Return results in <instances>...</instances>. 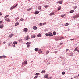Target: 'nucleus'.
Returning <instances> with one entry per match:
<instances>
[{
	"instance_id": "5701e85b",
	"label": "nucleus",
	"mask_w": 79,
	"mask_h": 79,
	"mask_svg": "<svg viewBox=\"0 0 79 79\" xmlns=\"http://www.w3.org/2000/svg\"><path fill=\"white\" fill-rule=\"evenodd\" d=\"M13 34H11L9 35V37L10 38H11L12 37H13Z\"/></svg>"
},
{
	"instance_id": "39448f33",
	"label": "nucleus",
	"mask_w": 79,
	"mask_h": 79,
	"mask_svg": "<svg viewBox=\"0 0 79 79\" xmlns=\"http://www.w3.org/2000/svg\"><path fill=\"white\" fill-rule=\"evenodd\" d=\"M24 64H27V61H25L23 62L22 64L24 65Z\"/></svg>"
},
{
	"instance_id": "f704fd0d",
	"label": "nucleus",
	"mask_w": 79,
	"mask_h": 79,
	"mask_svg": "<svg viewBox=\"0 0 79 79\" xmlns=\"http://www.w3.org/2000/svg\"><path fill=\"white\" fill-rule=\"evenodd\" d=\"M38 77V76H35L34 77V79H37Z\"/></svg>"
},
{
	"instance_id": "c03bdc74",
	"label": "nucleus",
	"mask_w": 79,
	"mask_h": 79,
	"mask_svg": "<svg viewBox=\"0 0 79 79\" xmlns=\"http://www.w3.org/2000/svg\"><path fill=\"white\" fill-rule=\"evenodd\" d=\"M74 40V39H71L70 40H71V41H72V40Z\"/></svg>"
},
{
	"instance_id": "6e6552de",
	"label": "nucleus",
	"mask_w": 79,
	"mask_h": 79,
	"mask_svg": "<svg viewBox=\"0 0 79 79\" xmlns=\"http://www.w3.org/2000/svg\"><path fill=\"white\" fill-rule=\"evenodd\" d=\"M6 58V56L5 55H3V56H0V58L1 59H2V58Z\"/></svg>"
},
{
	"instance_id": "3c124183",
	"label": "nucleus",
	"mask_w": 79,
	"mask_h": 79,
	"mask_svg": "<svg viewBox=\"0 0 79 79\" xmlns=\"http://www.w3.org/2000/svg\"><path fill=\"white\" fill-rule=\"evenodd\" d=\"M13 7H11L10 8V10H12V9H13Z\"/></svg>"
},
{
	"instance_id": "a18cd8bd",
	"label": "nucleus",
	"mask_w": 79,
	"mask_h": 79,
	"mask_svg": "<svg viewBox=\"0 0 79 79\" xmlns=\"http://www.w3.org/2000/svg\"><path fill=\"white\" fill-rule=\"evenodd\" d=\"M2 12H0V16H2Z\"/></svg>"
},
{
	"instance_id": "20e7f679",
	"label": "nucleus",
	"mask_w": 79,
	"mask_h": 79,
	"mask_svg": "<svg viewBox=\"0 0 79 79\" xmlns=\"http://www.w3.org/2000/svg\"><path fill=\"white\" fill-rule=\"evenodd\" d=\"M30 39V38H29V37L28 36H27L26 37L25 40H29Z\"/></svg>"
},
{
	"instance_id": "7ed1b4c3",
	"label": "nucleus",
	"mask_w": 79,
	"mask_h": 79,
	"mask_svg": "<svg viewBox=\"0 0 79 79\" xmlns=\"http://www.w3.org/2000/svg\"><path fill=\"white\" fill-rule=\"evenodd\" d=\"M63 1H58L57 3H59V4H62V3H63Z\"/></svg>"
},
{
	"instance_id": "37998d69",
	"label": "nucleus",
	"mask_w": 79,
	"mask_h": 79,
	"mask_svg": "<svg viewBox=\"0 0 79 79\" xmlns=\"http://www.w3.org/2000/svg\"><path fill=\"white\" fill-rule=\"evenodd\" d=\"M76 15L75 16H74L73 17V18H74V19H75V18H76Z\"/></svg>"
},
{
	"instance_id": "473e14b6",
	"label": "nucleus",
	"mask_w": 79,
	"mask_h": 79,
	"mask_svg": "<svg viewBox=\"0 0 79 79\" xmlns=\"http://www.w3.org/2000/svg\"><path fill=\"white\" fill-rule=\"evenodd\" d=\"M31 44V43H29V42H27L26 43L27 45H30Z\"/></svg>"
},
{
	"instance_id": "6e6d98bb",
	"label": "nucleus",
	"mask_w": 79,
	"mask_h": 79,
	"mask_svg": "<svg viewBox=\"0 0 79 79\" xmlns=\"http://www.w3.org/2000/svg\"><path fill=\"white\" fill-rule=\"evenodd\" d=\"M62 44H63V43H60V45H62Z\"/></svg>"
},
{
	"instance_id": "aec40b11",
	"label": "nucleus",
	"mask_w": 79,
	"mask_h": 79,
	"mask_svg": "<svg viewBox=\"0 0 79 79\" xmlns=\"http://www.w3.org/2000/svg\"><path fill=\"white\" fill-rule=\"evenodd\" d=\"M19 23L17 22L15 24V26H18V25H19Z\"/></svg>"
},
{
	"instance_id": "79ce46f5",
	"label": "nucleus",
	"mask_w": 79,
	"mask_h": 79,
	"mask_svg": "<svg viewBox=\"0 0 79 79\" xmlns=\"http://www.w3.org/2000/svg\"><path fill=\"white\" fill-rule=\"evenodd\" d=\"M49 53V51H47V52H46V53L47 54H48V53Z\"/></svg>"
},
{
	"instance_id": "f03ea898",
	"label": "nucleus",
	"mask_w": 79,
	"mask_h": 79,
	"mask_svg": "<svg viewBox=\"0 0 79 79\" xmlns=\"http://www.w3.org/2000/svg\"><path fill=\"white\" fill-rule=\"evenodd\" d=\"M28 30V29L27 28H24V30H23V31H24V32H27V31Z\"/></svg>"
},
{
	"instance_id": "72a5a7b5",
	"label": "nucleus",
	"mask_w": 79,
	"mask_h": 79,
	"mask_svg": "<svg viewBox=\"0 0 79 79\" xmlns=\"http://www.w3.org/2000/svg\"><path fill=\"white\" fill-rule=\"evenodd\" d=\"M65 73H65V72H62V74H63V75H64L65 74Z\"/></svg>"
},
{
	"instance_id": "9d476101",
	"label": "nucleus",
	"mask_w": 79,
	"mask_h": 79,
	"mask_svg": "<svg viewBox=\"0 0 79 79\" xmlns=\"http://www.w3.org/2000/svg\"><path fill=\"white\" fill-rule=\"evenodd\" d=\"M38 53H42V50L39 49L38 51Z\"/></svg>"
},
{
	"instance_id": "603ef678",
	"label": "nucleus",
	"mask_w": 79,
	"mask_h": 79,
	"mask_svg": "<svg viewBox=\"0 0 79 79\" xmlns=\"http://www.w3.org/2000/svg\"><path fill=\"white\" fill-rule=\"evenodd\" d=\"M5 43H6V42H5V41H4V42L3 43V44H5Z\"/></svg>"
},
{
	"instance_id": "4d7b16f0",
	"label": "nucleus",
	"mask_w": 79,
	"mask_h": 79,
	"mask_svg": "<svg viewBox=\"0 0 79 79\" xmlns=\"http://www.w3.org/2000/svg\"><path fill=\"white\" fill-rule=\"evenodd\" d=\"M1 44H2V42H0V45H1Z\"/></svg>"
},
{
	"instance_id": "864d4df0",
	"label": "nucleus",
	"mask_w": 79,
	"mask_h": 79,
	"mask_svg": "<svg viewBox=\"0 0 79 79\" xmlns=\"http://www.w3.org/2000/svg\"><path fill=\"white\" fill-rule=\"evenodd\" d=\"M69 50V49H67L66 50V52H68V51Z\"/></svg>"
},
{
	"instance_id": "5fc2aeb1",
	"label": "nucleus",
	"mask_w": 79,
	"mask_h": 79,
	"mask_svg": "<svg viewBox=\"0 0 79 79\" xmlns=\"http://www.w3.org/2000/svg\"><path fill=\"white\" fill-rule=\"evenodd\" d=\"M2 21H0V24H1V23H2Z\"/></svg>"
},
{
	"instance_id": "e433bc0d",
	"label": "nucleus",
	"mask_w": 79,
	"mask_h": 79,
	"mask_svg": "<svg viewBox=\"0 0 79 79\" xmlns=\"http://www.w3.org/2000/svg\"><path fill=\"white\" fill-rule=\"evenodd\" d=\"M20 21H24V19H23L21 18V19H20Z\"/></svg>"
},
{
	"instance_id": "412c9836",
	"label": "nucleus",
	"mask_w": 79,
	"mask_h": 79,
	"mask_svg": "<svg viewBox=\"0 0 79 79\" xmlns=\"http://www.w3.org/2000/svg\"><path fill=\"white\" fill-rule=\"evenodd\" d=\"M37 37H41V34H40L37 35Z\"/></svg>"
},
{
	"instance_id": "bb28decb",
	"label": "nucleus",
	"mask_w": 79,
	"mask_h": 79,
	"mask_svg": "<svg viewBox=\"0 0 79 79\" xmlns=\"http://www.w3.org/2000/svg\"><path fill=\"white\" fill-rule=\"evenodd\" d=\"M74 11V10H72L70 11V13H73Z\"/></svg>"
},
{
	"instance_id": "c85d7f7f",
	"label": "nucleus",
	"mask_w": 79,
	"mask_h": 79,
	"mask_svg": "<svg viewBox=\"0 0 79 79\" xmlns=\"http://www.w3.org/2000/svg\"><path fill=\"white\" fill-rule=\"evenodd\" d=\"M35 52H37V51H38V48H35Z\"/></svg>"
},
{
	"instance_id": "58836bf2",
	"label": "nucleus",
	"mask_w": 79,
	"mask_h": 79,
	"mask_svg": "<svg viewBox=\"0 0 79 79\" xmlns=\"http://www.w3.org/2000/svg\"><path fill=\"white\" fill-rule=\"evenodd\" d=\"M9 16V15H6L5 16V18H8Z\"/></svg>"
},
{
	"instance_id": "6ab92c4d",
	"label": "nucleus",
	"mask_w": 79,
	"mask_h": 79,
	"mask_svg": "<svg viewBox=\"0 0 79 79\" xmlns=\"http://www.w3.org/2000/svg\"><path fill=\"white\" fill-rule=\"evenodd\" d=\"M54 15V12H52L50 13L49 14L50 16H52V15Z\"/></svg>"
},
{
	"instance_id": "393cba45",
	"label": "nucleus",
	"mask_w": 79,
	"mask_h": 79,
	"mask_svg": "<svg viewBox=\"0 0 79 79\" xmlns=\"http://www.w3.org/2000/svg\"><path fill=\"white\" fill-rule=\"evenodd\" d=\"M76 17L77 18H79V14H77V15H76Z\"/></svg>"
},
{
	"instance_id": "4c0bfd02",
	"label": "nucleus",
	"mask_w": 79,
	"mask_h": 79,
	"mask_svg": "<svg viewBox=\"0 0 79 79\" xmlns=\"http://www.w3.org/2000/svg\"><path fill=\"white\" fill-rule=\"evenodd\" d=\"M53 35H55L56 34V32H53Z\"/></svg>"
},
{
	"instance_id": "dca6fc26",
	"label": "nucleus",
	"mask_w": 79,
	"mask_h": 79,
	"mask_svg": "<svg viewBox=\"0 0 79 79\" xmlns=\"http://www.w3.org/2000/svg\"><path fill=\"white\" fill-rule=\"evenodd\" d=\"M77 48H78V47H76V48H75V49L74 51H78L79 50L78 49H77Z\"/></svg>"
},
{
	"instance_id": "0eeeda50",
	"label": "nucleus",
	"mask_w": 79,
	"mask_h": 79,
	"mask_svg": "<svg viewBox=\"0 0 79 79\" xmlns=\"http://www.w3.org/2000/svg\"><path fill=\"white\" fill-rule=\"evenodd\" d=\"M5 20L6 21H7V22H10V19L8 18H6L5 19Z\"/></svg>"
},
{
	"instance_id": "49530a36",
	"label": "nucleus",
	"mask_w": 79,
	"mask_h": 79,
	"mask_svg": "<svg viewBox=\"0 0 79 79\" xmlns=\"http://www.w3.org/2000/svg\"><path fill=\"white\" fill-rule=\"evenodd\" d=\"M40 26H42V23H41L40 24Z\"/></svg>"
},
{
	"instance_id": "1a4fd4ad",
	"label": "nucleus",
	"mask_w": 79,
	"mask_h": 79,
	"mask_svg": "<svg viewBox=\"0 0 79 79\" xmlns=\"http://www.w3.org/2000/svg\"><path fill=\"white\" fill-rule=\"evenodd\" d=\"M50 32H49V34L46 33L45 34V35L46 36H49L50 37Z\"/></svg>"
},
{
	"instance_id": "4468645a",
	"label": "nucleus",
	"mask_w": 79,
	"mask_h": 79,
	"mask_svg": "<svg viewBox=\"0 0 79 79\" xmlns=\"http://www.w3.org/2000/svg\"><path fill=\"white\" fill-rule=\"evenodd\" d=\"M41 6H38V10H41Z\"/></svg>"
},
{
	"instance_id": "f3484780",
	"label": "nucleus",
	"mask_w": 79,
	"mask_h": 79,
	"mask_svg": "<svg viewBox=\"0 0 79 79\" xmlns=\"http://www.w3.org/2000/svg\"><path fill=\"white\" fill-rule=\"evenodd\" d=\"M48 76V74H46L44 76V77L45 78H47Z\"/></svg>"
},
{
	"instance_id": "c9c22d12",
	"label": "nucleus",
	"mask_w": 79,
	"mask_h": 79,
	"mask_svg": "<svg viewBox=\"0 0 79 79\" xmlns=\"http://www.w3.org/2000/svg\"><path fill=\"white\" fill-rule=\"evenodd\" d=\"M48 6L47 5H46L44 7L45 8H48Z\"/></svg>"
},
{
	"instance_id": "09e8293b",
	"label": "nucleus",
	"mask_w": 79,
	"mask_h": 79,
	"mask_svg": "<svg viewBox=\"0 0 79 79\" xmlns=\"http://www.w3.org/2000/svg\"><path fill=\"white\" fill-rule=\"evenodd\" d=\"M58 53V51H56L55 52V53Z\"/></svg>"
},
{
	"instance_id": "b1692460",
	"label": "nucleus",
	"mask_w": 79,
	"mask_h": 79,
	"mask_svg": "<svg viewBox=\"0 0 79 79\" xmlns=\"http://www.w3.org/2000/svg\"><path fill=\"white\" fill-rule=\"evenodd\" d=\"M13 44L14 45H16V44H17V42L16 41H14L13 42Z\"/></svg>"
},
{
	"instance_id": "c756f323",
	"label": "nucleus",
	"mask_w": 79,
	"mask_h": 79,
	"mask_svg": "<svg viewBox=\"0 0 79 79\" xmlns=\"http://www.w3.org/2000/svg\"><path fill=\"white\" fill-rule=\"evenodd\" d=\"M61 9V7H59V8H58V10H60Z\"/></svg>"
},
{
	"instance_id": "a878e982",
	"label": "nucleus",
	"mask_w": 79,
	"mask_h": 79,
	"mask_svg": "<svg viewBox=\"0 0 79 79\" xmlns=\"http://www.w3.org/2000/svg\"><path fill=\"white\" fill-rule=\"evenodd\" d=\"M52 36H53V34H52V33H51L50 32V34L49 35V37H52Z\"/></svg>"
},
{
	"instance_id": "423d86ee",
	"label": "nucleus",
	"mask_w": 79,
	"mask_h": 79,
	"mask_svg": "<svg viewBox=\"0 0 79 79\" xmlns=\"http://www.w3.org/2000/svg\"><path fill=\"white\" fill-rule=\"evenodd\" d=\"M18 6V4H15V5H13V7L14 8H16V6Z\"/></svg>"
},
{
	"instance_id": "052dcab7",
	"label": "nucleus",
	"mask_w": 79,
	"mask_h": 79,
	"mask_svg": "<svg viewBox=\"0 0 79 79\" xmlns=\"http://www.w3.org/2000/svg\"><path fill=\"white\" fill-rule=\"evenodd\" d=\"M78 76H79V74H78Z\"/></svg>"
},
{
	"instance_id": "ea45409f",
	"label": "nucleus",
	"mask_w": 79,
	"mask_h": 79,
	"mask_svg": "<svg viewBox=\"0 0 79 79\" xmlns=\"http://www.w3.org/2000/svg\"><path fill=\"white\" fill-rule=\"evenodd\" d=\"M40 74L39 73H36V74H35V75L36 76V75H39Z\"/></svg>"
},
{
	"instance_id": "4be33fe9",
	"label": "nucleus",
	"mask_w": 79,
	"mask_h": 79,
	"mask_svg": "<svg viewBox=\"0 0 79 79\" xmlns=\"http://www.w3.org/2000/svg\"><path fill=\"white\" fill-rule=\"evenodd\" d=\"M11 43H9L8 44V47H10V46H11Z\"/></svg>"
},
{
	"instance_id": "bf43d9fd",
	"label": "nucleus",
	"mask_w": 79,
	"mask_h": 79,
	"mask_svg": "<svg viewBox=\"0 0 79 79\" xmlns=\"http://www.w3.org/2000/svg\"><path fill=\"white\" fill-rule=\"evenodd\" d=\"M31 38H33V37H31Z\"/></svg>"
},
{
	"instance_id": "a19ab883",
	"label": "nucleus",
	"mask_w": 79,
	"mask_h": 79,
	"mask_svg": "<svg viewBox=\"0 0 79 79\" xmlns=\"http://www.w3.org/2000/svg\"><path fill=\"white\" fill-rule=\"evenodd\" d=\"M18 20V18H16L15 19V21H16L17 20Z\"/></svg>"
},
{
	"instance_id": "7c9ffc66",
	"label": "nucleus",
	"mask_w": 79,
	"mask_h": 79,
	"mask_svg": "<svg viewBox=\"0 0 79 79\" xmlns=\"http://www.w3.org/2000/svg\"><path fill=\"white\" fill-rule=\"evenodd\" d=\"M31 10H32V8H29V9H27V11H31Z\"/></svg>"
},
{
	"instance_id": "13d9d810",
	"label": "nucleus",
	"mask_w": 79,
	"mask_h": 79,
	"mask_svg": "<svg viewBox=\"0 0 79 79\" xmlns=\"http://www.w3.org/2000/svg\"><path fill=\"white\" fill-rule=\"evenodd\" d=\"M75 8H77V6L75 7Z\"/></svg>"
},
{
	"instance_id": "de8ad7c7",
	"label": "nucleus",
	"mask_w": 79,
	"mask_h": 79,
	"mask_svg": "<svg viewBox=\"0 0 79 79\" xmlns=\"http://www.w3.org/2000/svg\"><path fill=\"white\" fill-rule=\"evenodd\" d=\"M33 38H35V35H34L33 36Z\"/></svg>"
},
{
	"instance_id": "8fccbe9b",
	"label": "nucleus",
	"mask_w": 79,
	"mask_h": 79,
	"mask_svg": "<svg viewBox=\"0 0 79 79\" xmlns=\"http://www.w3.org/2000/svg\"><path fill=\"white\" fill-rule=\"evenodd\" d=\"M30 44H28V45H27V47H30Z\"/></svg>"
},
{
	"instance_id": "f8f14e48",
	"label": "nucleus",
	"mask_w": 79,
	"mask_h": 79,
	"mask_svg": "<svg viewBox=\"0 0 79 79\" xmlns=\"http://www.w3.org/2000/svg\"><path fill=\"white\" fill-rule=\"evenodd\" d=\"M73 54L72 53H69V56H73Z\"/></svg>"
},
{
	"instance_id": "9b49d317",
	"label": "nucleus",
	"mask_w": 79,
	"mask_h": 79,
	"mask_svg": "<svg viewBox=\"0 0 79 79\" xmlns=\"http://www.w3.org/2000/svg\"><path fill=\"white\" fill-rule=\"evenodd\" d=\"M66 14H64V15H61V18H64V16H66Z\"/></svg>"
},
{
	"instance_id": "2eb2a0df",
	"label": "nucleus",
	"mask_w": 79,
	"mask_h": 79,
	"mask_svg": "<svg viewBox=\"0 0 79 79\" xmlns=\"http://www.w3.org/2000/svg\"><path fill=\"white\" fill-rule=\"evenodd\" d=\"M33 28V29H34L35 30H36L37 29V27L36 26H34Z\"/></svg>"
},
{
	"instance_id": "cd10ccee",
	"label": "nucleus",
	"mask_w": 79,
	"mask_h": 79,
	"mask_svg": "<svg viewBox=\"0 0 79 79\" xmlns=\"http://www.w3.org/2000/svg\"><path fill=\"white\" fill-rule=\"evenodd\" d=\"M45 70H43L42 72H41V73H42V74H44V73H45Z\"/></svg>"
},
{
	"instance_id": "2f4dec72",
	"label": "nucleus",
	"mask_w": 79,
	"mask_h": 79,
	"mask_svg": "<svg viewBox=\"0 0 79 79\" xmlns=\"http://www.w3.org/2000/svg\"><path fill=\"white\" fill-rule=\"evenodd\" d=\"M69 25V24L68 23H66L65 24V26H68Z\"/></svg>"
},
{
	"instance_id": "a211bd4d",
	"label": "nucleus",
	"mask_w": 79,
	"mask_h": 79,
	"mask_svg": "<svg viewBox=\"0 0 79 79\" xmlns=\"http://www.w3.org/2000/svg\"><path fill=\"white\" fill-rule=\"evenodd\" d=\"M3 27V24L0 25V28L1 29H2V28Z\"/></svg>"
},
{
	"instance_id": "ddd939ff",
	"label": "nucleus",
	"mask_w": 79,
	"mask_h": 79,
	"mask_svg": "<svg viewBox=\"0 0 79 79\" xmlns=\"http://www.w3.org/2000/svg\"><path fill=\"white\" fill-rule=\"evenodd\" d=\"M39 13V12L38 11H35V15H37V14H38Z\"/></svg>"
},
{
	"instance_id": "f257e3e1",
	"label": "nucleus",
	"mask_w": 79,
	"mask_h": 79,
	"mask_svg": "<svg viewBox=\"0 0 79 79\" xmlns=\"http://www.w3.org/2000/svg\"><path fill=\"white\" fill-rule=\"evenodd\" d=\"M64 39V38L62 37H60V38H59L57 40L56 39V40H62V39Z\"/></svg>"
}]
</instances>
